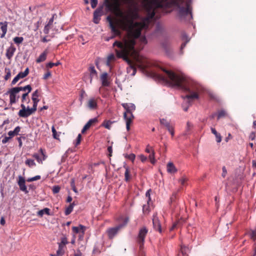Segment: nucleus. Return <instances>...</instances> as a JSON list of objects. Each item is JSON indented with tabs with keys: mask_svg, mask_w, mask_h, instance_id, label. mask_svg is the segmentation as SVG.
I'll return each mask as SVG.
<instances>
[{
	"mask_svg": "<svg viewBox=\"0 0 256 256\" xmlns=\"http://www.w3.org/2000/svg\"><path fill=\"white\" fill-rule=\"evenodd\" d=\"M122 106L126 110L124 112V116L126 121V130H129L130 124L134 118L132 112L135 110L136 106L134 104L132 103H124L122 104Z\"/></svg>",
	"mask_w": 256,
	"mask_h": 256,
	"instance_id": "5",
	"label": "nucleus"
},
{
	"mask_svg": "<svg viewBox=\"0 0 256 256\" xmlns=\"http://www.w3.org/2000/svg\"><path fill=\"white\" fill-rule=\"evenodd\" d=\"M167 172L170 174H174L177 172V170L173 163L168 162L167 164Z\"/></svg>",
	"mask_w": 256,
	"mask_h": 256,
	"instance_id": "22",
	"label": "nucleus"
},
{
	"mask_svg": "<svg viewBox=\"0 0 256 256\" xmlns=\"http://www.w3.org/2000/svg\"><path fill=\"white\" fill-rule=\"evenodd\" d=\"M32 99L33 101L34 104H33L32 108H31L32 109V110H33V111H34L35 112L36 110L38 104V102L40 101V100L38 98H32Z\"/></svg>",
	"mask_w": 256,
	"mask_h": 256,
	"instance_id": "32",
	"label": "nucleus"
},
{
	"mask_svg": "<svg viewBox=\"0 0 256 256\" xmlns=\"http://www.w3.org/2000/svg\"><path fill=\"white\" fill-rule=\"evenodd\" d=\"M68 240L67 238H62L61 239V241L60 243H61L62 245H64L66 246V244H68Z\"/></svg>",
	"mask_w": 256,
	"mask_h": 256,
	"instance_id": "60",
	"label": "nucleus"
},
{
	"mask_svg": "<svg viewBox=\"0 0 256 256\" xmlns=\"http://www.w3.org/2000/svg\"><path fill=\"white\" fill-rule=\"evenodd\" d=\"M256 134L255 132H252L250 134L249 136V138L251 140H254L255 139Z\"/></svg>",
	"mask_w": 256,
	"mask_h": 256,
	"instance_id": "63",
	"label": "nucleus"
},
{
	"mask_svg": "<svg viewBox=\"0 0 256 256\" xmlns=\"http://www.w3.org/2000/svg\"><path fill=\"white\" fill-rule=\"evenodd\" d=\"M114 121L112 122L110 120H104L101 126L105 128L108 130H110L111 126L114 123Z\"/></svg>",
	"mask_w": 256,
	"mask_h": 256,
	"instance_id": "26",
	"label": "nucleus"
},
{
	"mask_svg": "<svg viewBox=\"0 0 256 256\" xmlns=\"http://www.w3.org/2000/svg\"><path fill=\"white\" fill-rule=\"evenodd\" d=\"M86 230V227L82 224H80L78 226L72 227V231L74 234H80L79 238L80 239L83 238Z\"/></svg>",
	"mask_w": 256,
	"mask_h": 256,
	"instance_id": "12",
	"label": "nucleus"
},
{
	"mask_svg": "<svg viewBox=\"0 0 256 256\" xmlns=\"http://www.w3.org/2000/svg\"><path fill=\"white\" fill-rule=\"evenodd\" d=\"M128 222V218H125L123 224H120L116 227L108 228L106 231V233L108 238L110 240L114 238L117 234L119 230L126 225Z\"/></svg>",
	"mask_w": 256,
	"mask_h": 256,
	"instance_id": "7",
	"label": "nucleus"
},
{
	"mask_svg": "<svg viewBox=\"0 0 256 256\" xmlns=\"http://www.w3.org/2000/svg\"><path fill=\"white\" fill-rule=\"evenodd\" d=\"M71 186L72 188V190L76 192V193H77L78 192V190L74 186V180H72V182H71Z\"/></svg>",
	"mask_w": 256,
	"mask_h": 256,
	"instance_id": "56",
	"label": "nucleus"
},
{
	"mask_svg": "<svg viewBox=\"0 0 256 256\" xmlns=\"http://www.w3.org/2000/svg\"><path fill=\"white\" fill-rule=\"evenodd\" d=\"M40 176H36L34 177H32V178H28V180H27V181L28 182H33V181H35V180H40Z\"/></svg>",
	"mask_w": 256,
	"mask_h": 256,
	"instance_id": "47",
	"label": "nucleus"
},
{
	"mask_svg": "<svg viewBox=\"0 0 256 256\" xmlns=\"http://www.w3.org/2000/svg\"><path fill=\"white\" fill-rule=\"evenodd\" d=\"M102 86H108L110 84V78L107 72H103L100 76Z\"/></svg>",
	"mask_w": 256,
	"mask_h": 256,
	"instance_id": "15",
	"label": "nucleus"
},
{
	"mask_svg": "<svg viewBox=\"0 0 256 256\" xmlns=\"http://www.w3.org/2000/svg\"><path fill=\"white\" fill-rule=\"evenodd\" d=\"M29 72L28 68H26L24 72H20L18 74L20 78H22L28 76Z\"/></svg>",
	"mask_w": 256,
	"mask_h": 256,
	"instance_id": "33",
	"label": "nucleus"
},
{
	"mask_svg": "<svg viewBox=\"0 0 256 256\" xmlns=\"http://www.w3.org/2000/svg\"><path fill=\"white\" fill-rule=\"evenodd\" d=\"M20 128L19 126H16L14 128V134H15V136L18 134V132H20Z\"/></svg>",
	"mask_w": 256,
	"mask_h": 256,
	"instance_id": "61",
	"label": "nucleus"
},
{
	"mask_svg": "<svg viewBox=\"0 0 256 256\" xmlns=\"http://www.w3.org/2000/svg\"><path fill=\"white\" fill-rule=\"evenodd\" d=\"M98 3V0H91L90 4H91L92 8H94L96 6Z\"/></svg>",
	"mask_w": 256,
	"mask_h": 256,
	"instance_id": "51",
	"label": "nucleus"
},
{
	"mask_svg": "<svg viewBox=\"0 0 256 256\" xmlns=\"http://www.w3.org/2000/svg\"><path fill=\"white\" fill-rule=\"evenodd\" d=\"M14 42L16 44H20L22 43L24 40L22 37L16 36L14 38Z\"/></svg>",
	"mask_w": 256,
	"mask_h": 256,
	"instance_id": "41",
	"label": "nucleus"
},
{
	"mask_svg": "<svg viewBox=\"0 0 256 256\" xmlns=\"http://www.w3.org/2000/svg\"><path fill=\"white\" fill-rule=\"evenodd\" d=\"M145 151L148 153H150L152 151H154V150L152 148V147L150 146L149 144H148L146 148Z\"/></svg>",
	"mask_w": 256,
	"mask_h": 256,
	"instance_id": "53",
	"label": "nucleus"
},
{
	"mask_svg": "<svg viewBox=\"0 0 256 256\" xmlns=\"http://www.w3.org/2000/svg\"><path fill=\"white\" fill-rule=\"evenodd\" d=\"M123 3L127 5L128 10L126 12L120 10L119 0H104V4L107 12H118L120 18L118 26L120 28L126 31V34L120 40H116L112 44L116 56L118 58H122L127 62V72L134 76L136 72V68L144 72L150 66L149 60L140 56L134 46L136 40L140 36L142 29H147L152 18L147 16L140 22H134L140 18L139 8L135 0H122Z\"/></svg>",
	"mask_w": 256,
	"mask_h": 256,
	"instance_id": "1",
	"label": "nucleus"
},
{
	"mask_svg": "<svg viewBox=\"0 0 256 256\" xmlns=\"http://www.w3.org/2000/svg\"><path fill=\"white\" fill-rule=\"evenodd\" d=\"M7 22H4V23L1 22V30L2 32V34H1V38H3L7 32Z\"/></svg>",
	"mask_w": 256,
	"mask_h": 256,
	"instance_id": "30",
	"label": "nucleus"
},
{
	"mask_svg": "<svg viewBox=\"0 0 256 256\" xmlns=\"http://www.w3.org/2000/svg\"><path fill=\"white\" fill-rule=\"evenodd\" d=\"M126 158H128V159L134 161V160L135 159V154H128V155H127L126 156Z\"/></svg>",
	"mask_w": 256,
	"mask_h": 256,
	"instance_id": "55",
	"label": "nucleus"
},
{
	"mask_svg": "<svg viewBox=\"0 0 256 256\" xmlns=\"http://www.w3.org/2000/svg\"><path fill=\"white\" fill-rule=\"evenodd\" d=\"M47 54V50H45L36 59V62L37 63H40L46 60Z\"/></svg>",
	"mask_w": 256,
	"mask_h": 256,
	"instance_id": "24",
	"label": "nucleus"
},
{
	"mask_svg": "<svg viewBox=\"0 0 256 256\" xmlns=\"http://www.w3.org/2000/svg\"><path fill=\"white\" fill-rule=\"evenodd\" d=\"M81 139H82V136L80 134H78V135L76 138V146H78L80 144Z\"/></svg>",
	"mask_w": 256,
	"mask_h": 256,
	"instance_id": "58",
	"label": "nucleus"
},
{
	"mask_svg": "<svg viewBox=\"0 0 256 256\" xmlns=\"http://www.w3.org/2000/svg\"><path fill=\"white\" fill-rule=\"evenodd\" d=\"M124 168L125 169L124 180L126 182H130L132 178L130 168L126 165H124Z\"/></svg>",
	"mask_w": 256,
	"mask_h": 256,
	"instance_id": "18",
	"label": "nucleus"
},
{
	"mask_svg": "<svg viewBox=\"0 0 256 256\" xmlns=\"http://www.w3.org/2000/svg\"><path fill=\"white\" fill-rule=\"evenodd\" d=\"M212 132L215 135L217 142H220L222 140V136L220 134L218 133L214 128H211Z\"/></svg>",
	"mask_w": 256,
	"mask_h": 256,
	"instance_id": "29",
	"label": "nucleus"
},
{
	"mask_svg": "<svg viewBox=\"0 0 256 256\" xmlns=\"http://www.w3.org/2000/svg\"><path fill=\"white\" fill-rule=\"evenodd\" d=\"M20 92V88H14L10 89L8 92L10 94V102L11 104H14L18 100L19 96L18 94Z\"/></svg>",
	"mask_w": 256,
	"mask_h": 256,
	"instance_id": "10",
	"label": "nucleus"
},
{
	"mask_svg": "<svg viewBox=\"0 0 256 256\" xmlns=\"http://www.w3.org/2000/svg\"><path fill=\"white\" fill-rule=\"evenodd\" d=\"M182 38L184 40V39H186V41L182 43L181 45V47H180V50L182 51V50L183 48H184V47L186 46V43L189 41V39L188 38L187 36L186 35V34H182Z\"/></svg>",
	"mask_w": 256,
	"mask_h": 256,
	"instance_id": "38",
	"label": "nucleus"
},
{
	"mask_svg": "<svg viewBox=\"0 0 256 256\" xmlns=\"http://www.w3.org/2000/svg\"><path fill=\"white\" fill-rule=\"evenodd\" d=\"M226 112L224 110H221L218 112V120L220 119V118H224L226 116Z\"/></svg>",
	"mask_w": 256,
	"mask_h": 256,
	"instance_id": "36",
	"label": "nucleus"
},
{
	"mask_svg": "<svg viewBox=\"0 0 256 256\" xmlns=\"http://www.w3.org/2000/svg\"><path fill=\"white\" fill-rule=\"evenodd\" d=\"M60 62H57L56 63H53V62H49L48 64H46V68H52L53 66H58V65H60Z\"/></svg>",
	"mask_w": 256,
	"mask_h": 256,
	"instance_id": "45",
	"label": "nucleus"
},
{
	"mask_svg": "<svg viewBox=\"0 0 256 256\" xmlns=\"http://www.w3.org/2000/svg\"><path fill=\"white\" fill-rule=\"evenodd\" d=\"M98 120L97 117L90 119L83 127L82 130V133L84 134L91 126H95L96 124L98 123Z\"/></svg>",
	"mask_w": 256,
	"mask_h": 256,
	"instance_id": "13",
	"label": "nucleus"
},
{
	"mask_svg": "<svg viewBox=\"0 0 256 256\" xmlns=\"http://www.w3.org/2000/svg\"><path fill=\"white\" fill-rule=\"evenodd\" d=\"M20 106L22 109L18 112V115L21 118H27L34 112L31 108L28 106L26 108L24 104H21Z\"/></svg>",
	"mask_w": 256,
	"mask_h": 256,
	"instance_id": "11",
	"label": "nucleus"
},
{
	"mask_svg": "<svg viewBox=\"0 0 256 256\" xmlns=\"http://www.w3.org/2000/svg\"><path fill=\"white\" fill-rule=\"evenodd\" d=\"M88 107L90 110H96L98 107L96 100L94 98H90L87 104Z\"/></svg>",
	"mask_w": 256,
	"mask_h": 256,
	"instance_id": "17",
	"label": "nucleus"
},
{
	"mask_svg": "<svg viewBox=\"0 0 256 256\" xmlns=\"http://www.w3.org/2000/svg\"><path fill=\"white\" fill-rule=\"evenodd\" d=\"M60 188L59 186H54L52 187V190L54 194L58 193L60 190Z\"/></svg>",
	"mask_w": 256,
	"mask_h": 256,
	"instance_id": "49",
	"label": "nucleus"
},
{
	"mask_svg": "<svg viewBox=\"0 0 256 256\" xmlns=\"http://www.w3.org/2000/svg\"><path fill=\"white\" fill-rule=\"evenodd\" d=\"M74 208L72 205L70 204L69 206L66 208L65 210V214L68 216L70 214Z\"/></svg>",
	"mask_w": 256,
	"mask_h": 256,
	"instance_id": "42",
	"label": "nucleus"
},
{
	"mask_svg": "<svg viewBox=\"0 0 256 256\" xmlns=\"http://www.w3.org/2000/svg\"><path fill=\"white\" fill-rule=\"evenodd\" d=\"M188 181V178L186 176H182L180 178L178 182L182 186H184Z\"/></svg>",
	"mask_w": 256,
	"mask_h": 256,
	"instance_id": "43",
	"label": "nucleus"
},
{
	"mask_svg": "<svg viewBox=\"0 0 256 256\" xmlns=\"http://www.w3.org/2000/svg\"><path fill=\"white\" fill-rule=\"evenodd\" d=\"M154 154V151H152L149 156V158L152 164H154L155 162Z\"/></svg>",
	"mask_w": 256,
	"mask_h": 256,
	"instance_id": "48",
	"label": "nucleus"
},
{
	"mask_svg": "<svg viewBox=\"0 0 256 256\" xmlns=\"http://www.w3.org/2000/svg\"><path fill=\"white\" fill-rule=\"evenodd\" d=\"M20 79V78L18 74H17L16 76L13 79V80L12 82V84H15Z\"/></svg>",
	"mask_w": 256,
	"mask_h": 256,
	"instance_id": "57",
	"label": "nucleus"
},
{
	"mask_svg": "<svg viewBox=\"0 0 256 256\" xmlns=\"http://www.w3.org/2000/svg\"><path fill=\"white\" fill-rule=\"evenodd\" d=\"M50 208H44L43 210H39L37 214L40 217H42L44 214H46L48 216H50Z\"/></svg>",
	"mask_w": 256,
	"mask_h": 256,
	"instance_id": "27",
	"label": "nucleus"
},
{
	"mask_svg": "<svg viewBox=\"0 0 256 256\" xmlns=\"http://www.w3.org/2000/svg\"><path fill=\"white\" fill-rule=\"evenodd\" d=\"M168 0H143L144 7L150 14V18H153L155 15V6L164 8V4Z\"/></svg>",
	"mask_w": 256,
	"mask_h": 256,
	"instance_id": "4",
	"label": "nucleus"
},
{
	"mask_svg": "<svg viewBox=\"0 0 256 256\" xmlns=\"http://www.w3.org/2000/svg\"><path fill=\"white\" fill-rule=\"evenodd\" d=\"M107 19L109 22L110 27L114 36H112L110 38H114L116 36H120L122 32L118 27L117 24L115 23L110 16H108Z\"/></svg>",
	"mask_w": 256,
	"mask_h": 256,
	"instance_id": "8",
	"label": "nucleus"
},
{
	"mask_svg": "<svg viewBox=\"0 0 256 256\" xmlns=\"http://www.w3.org/2000/svg\"><path fill=\"white\" fill-rule=\"evenodd\" d=\"M52 26L49 25V24H47L45 26H44V30H43L44 32V34H48L50 30V28H52Z\"/></svg>",
	"mask_w": 256,
	"mask_h": 256,
	"instance_id": "40",
	"label": "nucleus"
},
{
	"mask_svg": "<svg viewBox=\"0 0 256 256\" xmlns=\"http://www.w3.org/2000/svg\"><path fill=\"white\" fill-rule=\"evenodd\" d=\"M52 136L54 137V138L55 139H56V140H58V136H59L57 134V132L54 128V126H52Z\"/></svg>",
	"mask_w": 256,
	"mask_h": 256,
	"instance_id": "44",
	"label": "nucleus"
},
{
	"mask_svg": "<svg viewBox=\"0 0 256 256\" xmlns=\"http://www.w3.org/2000/svg\"><path fill=\"white\" fill-rule=\"evenodd\" d=\"M222 176L223 178H225L227 174V170H226V168L225 166H224L222 167Z\"/></svg>",
	"mask_w": 256,
	"mask_h": 256,
	"instance_id": "54",
	"label": "nucleus"
},
{
	"mask_svg": "<svg viewBox=\"0 0 256 256\" xmlns=\"http://www.w3.org/2000/svg\"><path fill=\"white\" fill-rule=\"evenodd\" d=\"M152 224L154 228L158 232L160 233L162 232V228L160 223V220L157 216V214H155L153 216Z\"/></svg>",
	"mask_w": 256,
	"mask_h": 256,
	"instance_id": "14",
	"label": "nucleus"
},
{
	"mask_svg": "<svg viewBox=\"0 0 256 256\" xmlns=\"http://www.w3.org/2000/svg\"><path fill=\"white\" fill-rule=\"evenodd\" d=\"M114 60H116V56L114 54H110L107 58L106 66L111 68V62H114Z\"/></svg>",
	"mask_w": 256,
	"mask_h": 256,
	"instance_id": "25",
	"label": "nucleus"
},
{
	"mask_svg": "<svg viewBox=\"0 0 256 256\" xmlns=\"http://www.w3.org/2000/svg\"><path fill=\"white\" fill-rule=\"evenodd\" d=\"M51 76V73L50 72L48 71L46 72L43 78L44 80H47L49 77Z\"/></svg>",
	"mask_w": 256,
	"mask_h": 256,
	"instance_id": "59",
	"label": "nucleus"
},
{
	"mask_svg": "<svg viewBox=\"0 0 256 256\" xmlns=\"http://www.w3.org/2000/svg\"><path fill=\"white\" fill-rule=\"evenodd\" d=\"M160 124L164 126H165L166 129L169 130L170 128H171L172 126V124L170 122L168 121L167 120L164 118H160Z\"/></svg>",
	"mask_w": 256,
	"mask_h": 256,
	"instance_id": "19",
	"label": "nucleus"
},
{
	"mask_svg": "<svg viewBox=\"0 0 256 256\" xmlns=\"http://www.w3.org/2000/svg\"><path fill=\"white\" fill-rule=\"evenodd\" d=\"M38 96H39L38 91L37 90L33 92L32 98H38Z\"/></svg>",
	"mask_w": 256,
	"mask_h": 256,
	"instance_id": "62",
	"label": "nucleus"
},
{
	"mask_svg": "<svg viewBox=\"0 0 256 256\" xmlns=\"http://www.w3.org/2000/svg\"><path fill=\"white\" fill-rule=\"evenodd\" d=\"M16 88H20V92L21 90L26 91L28 90V93L30 92L32 90V87L30 85H27L24 87H16Z\"/></svg>",
	"mask_w": 256,
	"mask_h": 256,
	"instance_id": "34",
	"label": "nucleus"
},
{
	"mask_svg": "<svg viewBox=\"0 0 256 256\" xmlns=\"http://www.w3.org/2000/svg\"><path fill=\"white\" fill-rule=\"evenodd\" d=\"M40 152L42 154V155L43 156V158L42 159L40 158V156L38 154H34L32 155V156L36 160L38 161V162L42 163V160H45L46 156L44 154V152H43V150L42 148L40 149Z\"/></svg>",
	"mask_w": 256,
	"mask_h": 256,
	"instance_id": "23",
	"label": "nucleus"
},
{
	"mask_svg": "<svg viewBox=\"0 0 256 256\" xmlns=\"http://www.w3.org/2000/svg\"><path fill=\"white\" fill-rule=\"evenodd\" d=\"M18 184L20 187V189L22 191L24 192L26 194L28 192V190H27L26 186L25 184V180L22 176H18Z\"/></svg>",
	"mask_w": 256,
	"mask_h": 256,
	"instance_id": "16",
	"label": "nucleus"
},
{
	"mask_svg": "<svg viewBox=\"0 0 256 256\" xmlns=\"http://www.w3.org/2000/svg\"><path fill=\"white\" fill-rule=\"evenodd\" d=\"M168 131L170 132L172 137H174V126H172L171 128L168 130Z\"/></svg>",
	"mask_w": 256,
	"mask_h": 256,
	"instance_id": "64",
	"label": "nucleus"
},
{
	"mask_svg": "<svg viewBox=\"0 0 256 256\" xmlns=\"http://www.w3.org/2000/svg\"><path fill=\"white\" fill-rule=\"evenodd\" d=\"M177 198V192H174L170 198L171 202H174Z\"/></svg>",
	"mask_w": 256,
	"mask_h": 256,
	"instance_id": "50",
	"label": "nucleus"
},
{
	"mask_svg": "<svg viewBox=\"0 0 256 256\" xmlns=\"http://www.w3.org/2000/svg\"><path fill=\"white\" fill-rule=\"evenodd\" d=\"M89 71H90V82H92V77L95 76V75H96L97 74V72L94 67V66H91L90 67V68H89Z\"/></svg>",
	"mask_w": 256,
	"mask_h": 256,
	"instance_id": "31",
	"label": "nucleus"
},
{
	"mask_svg": "<svg viewBox=\"0 0 256 256\" xmlns=\"http://www.w3.org/2000/svg\"><path fill=\"white\" fill-rule=\"evenodd\" d=\"M150 211V206L148 202L146 204H144L142 206V212L144 214H148Z\"/></svg>",
	"mask_w": 256,
	"mask_h": 256,
	"instance_id": "37",
	"label": "nucleus"
},
{
	"mask_svg": "<svg viewBox=\"0 0 256 256\" xmlns=\"http://www.w3.org/2000/svg\"><path fill=\"white\" fill-rule=\"evenodd\" d=\"M189 252L190 250L188 248L184 246H181L180 252L178 254V256H188V253Z\"/></svg>",
	"mask_w": 256,
	"mask_h": 256,
	"instance_id": "21",
	"label": "nucleus"
},
{
	"mask_svg": "<svg viewBox=\"0 0 256 256\" xmlns=\"http://www.w3.org/2000/svg\"><path fill=\"white\" fill-rule=\"evenodd\" d=\"M162 48H164V50L166 52H168V50L170 48V41L168 40H164L162 42Z\"/></svg>",
	"mask_w": 256,
	"mask_h": 256,
	"instance_id": "28",
	"label": "nucleus"
},
{
	"mask_svg": "<svg viewBox=\"0 0 256 256\" xmlns=\"http://www.w3.org/2000/svg\"><path fill=\"white\" fill-rule=\"evenodd\" d=\"M16 50V48L13 46H10L7 49L6 56L9 60L12 58Z\"/></svg>",
	"mask_w": 256,
	"mask_h": 256,
	"instance_id": "20",
	"label": "nucleus"
},
{
	"mask_svg": "<svg viewBox=\"0 0 256 256\" xmlns=\"http://www.w3.org/2000/svg\"><path fill=\"white\" fill-rule=\"evenodd\" d=\"M64 254V250L58 249L56 254H50V256H62Z\"/></svg>",
	"mask_w": 256,
	"mask_h": 256,
	"instance_id": "39",
	"label": "nucleus"
},
{
	"mask_svg": "<svg viewBox=\"0 0 256 256\" xmlns=\"http://www.w3.org/2000/svg\"><path fill=\"white\" fill-rule=\"evenodd\" d=\"M57 16L56 14H54L52 17L51 18H50V20H49L48 22V24H49V25H51L52 26V24H53V22H54V18L56 17Z\"/></svg>",
	"mask_w": 256,
	"mask_h": 256,
	"instance_id": "52",
	"label": "nucleus"
},
{
	"mask_svg": "<svg viewBox=\"0 0 256 256\" xmlns=\"http://www.w3.org/2000/svg\"><path fill=\"white\" fill-rule=\"evenodd\" d=\"M165 75L160 74L159 78L170 86L178 88L184 92L189 93L184 97L188 106H184L182 104L184 110L186 112L191 102L199 98V94L202 91V86L196 82L186 78L182 74H177L172 70L162 69Z\"/></svg>",
	"mask_w": 256,
	"mask_h": 256,
	"instance_id": "2",
	"label": "nucleus"
},
{
	"mask_svg": "<svg viewBox=\"0 0 256 256\" xmlns=\"http://www.w3.org/2000/svg\"><path fill=\"white\" fill-rule=\"evenodd\" d=\"M104 4L99 6L94 12L93 22L96 24H98L100 20V17L104 14Z\"/></svg>",
	"mask_w": 256,
	"mask_h": 256,
	"instance_id": "9",
	"label": "nucleus"
},
{
	"mask_svg": "<svg viewBox=\"0 0 256 256\" xmlns=\"http://www.w3.org/2000/svg\"><path fill=\"white\" fill-rule=\"evenodd\" d=\"M25 164L30 168L36 165L34 160L31 159H27L25 162Z\"/></svg>",
	"mask_w": 256,
	"mask_h": 256,
	"instance_id": "35",
	"label": "nucleus"
},
{
	"mask_svg": "<svg viewBox=\"0 0 256 256\" xmlns=\"http://www.w3.org/2000/svg\"><path fill=\"white\" fill-rule=\"evenodd\" d=\"M148 229L144 227L140 229L137 237L136 242L139 246V250L138 256H146L145 252L144 250V244L145 237L148 234Z\"/></svg>",
	"mask_w": 256,
	"mask_h": 256,
	"instance_id": "6",
	"label": "nucleus"
},
{
	"mask_svg": "<svg viewBox=\"0 0 256 256\" xmlns=\"http://www.w3.org/2000/svg\"><path fill=\"white\" fill-rule=\"evenodd\" d=\"M40 176H36L34 177H32V178H28V180H27V181L28 182H33V181H35V180H40Z\"/></svg>",
	"mask_w": 256,
	"mask_h": 256,
	"instance_id": "46",
	"label": "nucleus"
},
{
	"mask_svg": "<svg viewBox=\"0 0 256 256\" xmlns=\"http://www.w3.org/2000/svg\"><path fill=\"white\" fill-rule=\"evenodd\" d=\"M184 2V0H168V2L164 4V7L176 6L178 8V14L180 17L190 16V18H192L191 2L190 0L187 1L186 2L185 7L183 6Z\"/></svg>",
	"mask_w": 256,
	"mask_h": 256,
	"instance_id": "3",
	"label": "nucleus"
}]
</instances>
